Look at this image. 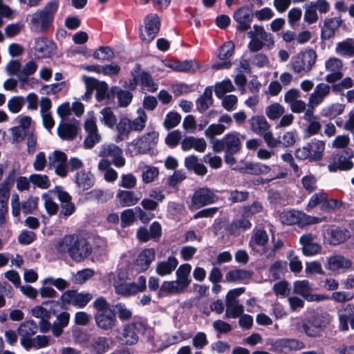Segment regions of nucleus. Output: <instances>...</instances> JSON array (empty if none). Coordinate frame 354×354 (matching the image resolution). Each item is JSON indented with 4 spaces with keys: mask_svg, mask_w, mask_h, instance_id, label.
Returning a JSON list of instances; mask_svg holds the SVG:
<instances>
[{
    "mask_svg": "<svg viewBox=\"0 0 354 354\" xmlns=\"http://www.w3.org/2000/svg\"><path fill=\"white\" fill-rule=\"evenodd\" d=\"M30 181L35 186L40 189H48L50 186V182L46 175L33 174L30 176Z\"/></svg>",
    "mask_w": 354,
    "mask_h": 354,
    "instance_id": "obj_55",
    "label": "nucleus"
},
{
    "mask_svg": "<svg viewBox=\"0 0 354 354\" xmlns=\"http://www.w3.org/2000/svg\"><path fill=\"white\" fill-rule=\"evenodd\" d=\"M352 266V261L342 255H334L328 258L326 268L331 272L348 269Z\"/></svg>",
    "mask_w": 354,
    "mask_h": 354,
    "instance_id": "obj_31",
    "label": "nucleus"
},
{
    "mask_svg": "<svg viewBox=\"0 0 354 354\" xmlns=\"http://www.w3.org/2000/svg\"><path fill=\"white\" fill-rule=\"evenodd\" d=\"M225 316L227 318H237L243 313V306L239 304V301H225Z\"/></svg>",
    "mask_w": 354,
    "mask_h": 354,
    "instance_id": "obj_47",
    "label": "nucleus"
},
{
    "mask_svg": "<svg viewBox=\"0 0 354 354\" xmlns=\"http://www.w3.org/2000/svg\"><path fill=\"white\" fill-rule=\"evenodd\" d=\"M113 51L109 46H101L93 53V57L99 61L110 60L113 57Z\"/></svg>",
    "mask_w": 354,
    "mask_h": 354,
    "instance_id": "obj_61",
    "label": "nucleus"
},
{
    "mask_svg": "<svg viewBox=\"0 0 354 354\" xmlns=\"http://www.w3.org/2000/svg\"><path fill=\"white\" fill-rule=\"evenodd\" d=\"M35 55L39 58L49 57L55 51V44L43 37L35 39L34 46Z\"/></svg>",
    "mask_w": 354,
    "mask_h": 354,
    "instance_id": "obj_27",
    "label": "nucleus"
},
{
    "mask_svg": "<svg viewBox=\"0 0 354 354\" xmlns=\"http://www.w3.org/2000/svg\"><path fill=\"white\" fill-rule=\"evenodd\" d=\"M137 118L134 120H130L132 131H140L144 129L147 121V115L142 109L137 110Z\"/></svg>",
    "mask_w": 354,
    "mask_h": 354,
    "instance_id": "obj_49",
    "label": "nucleus"
},
{
    "mask_svg": "<svg viewBox=\"0 0 354 354\" xmlns=\"http://www.w3.org/2000/svg\"><path fill=\"white\" fill-rule=\"evenodd\" d=\"M173 67L176 71L180 72H195L201 68V66L195 60H186L176 62Z\"/></svg>",
    "mask_w": 354,
    "mask_h": 354,
    "instance_id": "obj_51",
    "label": "nucleus"
},
{
    "mask_svg": "<svg viewBox=\"0 0 354 354\" xmlns=\"http://www.w3.org/2000/svg\"><path fill=\"white\" fill-rule=\"evenodd\" d=\"M245 218L246 217L243 216L242 218L234 221L231 223L230 230L232 234H239L241 231H244L251 227V223Z\"/></svg>",
    "mask_w": 354,
    "mask_h": 354,
    "instance_id": "obj_54",
    "label": "nucleus"
},
{
    "mask_svg": "<svg viewBox=\"0 0 354 354\" xmlns=\"http://www.w3.org/2000/svg\"><path fill=\"white\" fill-rule=\"evenodd\" d=\"M284 111V108L279 103L272 104L266 109V115L270 120L279 118L283 114Z\"/></svg>",
    "mask_w": 354,
    "mask_h": 354,
    "instance_id": "obj_63",
    "label": "nucleus"
},
{
    "mask_svg": "<svg viewBox=\"0 0 354 354\" xmlns=\"http://www.w3.org/2000/svg\"><path fill=\"white\" fill-rule=\"evenodd\" d=\"M15 178V171H10L8 176L2 183L0 184V200H8L9 192L14 183Z\"/></svg>",
    "mask_w": 354,
    "mask_h": 354,
    "instance_id": "obj_48",
    "label": "nucleus"
},
{
    "mask_svg": "<svg viewBox=\"0 0 354 354\" xmlns=\"http://www.w3.org/2000/svg\"><path fill=\"white\" fill-rule=\"evenodd\" d=\"M192 266L189 263L180 265L176 271V281L185 286L186 288L191 283L190 272Z\"/></svg>",
    "mask_w": 354,
    "mask_h": 354,
    "instance_id": "obj_40",
    "label": "nucleus"
},
{
    "mask_svg": "<svg viewBox=\"0 0 354 354\" xmlns=\"http://www.w3.org/2000/svg\"><path fill=\"white\" fill-rule=\"evenodd\" d=\"M218 199V196L212 189L206 187H201L194 192L188 207L191 211H195L216 203Z\"/></svg>",
    "mask_w": 354,
    "mask_h": 354,
    "instance_id": "obj_9",
    "label": "nucleus"
},
{
    "mask_svg": "<svg viewBox=\"0 0 354 354\" xmlns=\"http://www.w3.org/2000/svg\"><path fill=\"white\" fill-rule=\"evenodd\" d=\"M66 160V154L60 151H55L48 156L49 165L55 169V174L60 177L67 175Z\"/></svg>",
    "mask_w": 354,
    "mask_h": 354,
    "instance_id": "obj_19",
    "label": "nucleus"
},
{
    "mask_svg": "<svg viewBox=\"0 0 354 354\" xmlns=\"http://www.w3.org/2000/svg\"><path fill=\"white\" fill-rule=\"evenodd\" d=\"M254 17L252 9L248 6H243L237 9L233 15L234 19L237 22V30L241 32L248 30L250 28Z\"/></svg>",
    "mask_w": 354,
    "mask_h": 354,
    "instance_id": "obj_17",
    "label": "nucleus"
},
{
    "mask_svg": "<svg viewBox=\"0 0 354 354\" xmlns=\"http://www.w3.org/2000/svg\"><path fill=\"white\" fill-rule=\"evenodd\" d=\"M59 0H50L41 9L28 15V26L32 32H45L52 26L59 7Z\"/></svg>",
    "mask_w": 354,
    "mask_h": 354,
    "instance_id": "obj_2",
    "label": "nucleus"
},
{
    "mask_svg": "<svg viewBox=\"0 0 354 354\" xmlns=\"http://www.w3.org/2000/svg\"><path fill=\"white\" fill-rule=\"evenodd\" d=\"M112 94L117 98L120 107H127L130 104L133 99V94L129 91L122 90L118 86L112 88Z\"/></svg>",
    "mask_w": 354,
    "mask_h": 354,
    "instance_id": "obj_42",
    "label": "nucleus"
},
{
    "mask_svg": "<svg viewBox=\"0 0 354 354\" xmlns=\"http://www.w3.org/2000/svg\"><path fill=\"white\" fill-rule=\"evenodd\" d=\"M342 24L343 20L339 17L326 18L321 30L322 39L328 40L333 37Z\"/></svg>",
    "mask_w": 354,
    "mask_h": 354,
    "instance_id": "obj_24",
    "label": "nucleus"
},
{
    "mask_svg": "<svg viewBox=\"0 0 354 354\" xmlns=\"http://www.w3.org/2000/svg\"><path fill=\"white\" fill-rule=\"evenodd\" d=\"M161 290L169 293H178L185 291L187 288L183 286L178 281H164L160 287Z\"/></svg>",
    "mask_w": 354,
    "mask_h": 354,
    "instance_id": "obj_56",
    "label": "nucleus"
},
{
    "mask_svg": "<svg viewBox=\"0 0 354 354\" xmlns=\"http://www.w3.org/2000/svg\"><path fill=\"white\" fill-rule=\"evenodd\" d=\"M93 295L88 292H79L77 290H67L64 292L61 299L65 304L77 306L79 308L85 307L92 299Z\"/></svg>",
    "mask_w": 354,
    "mask_h": 354,
    "instance_id": "obj_14",
    "label": "nucleus"
},
{
    "mask_svg": "<svg viewBox=\"0 0 354 354\" xmlns=\"http://www.w3.org/2000/svg\"><path fill=\"white\" fill-rule=\"evenodd\" d=\"M326 199V193L321 192L313 194L306 205V209L309 212L318 205H324V201Z\"/></svg>",
    "mask_w": 354,
    "mask_h": 354,
    "instance_id": "obj_62",
    "label": "nucleus"
},
{
    "mask_svg": "<svg viewBox=\"0 0 354 354\" xmlns=\"http://www.w3.org/2000/svg\"><path fill=\"white\" fill-rule=\"evenodd\" d=\"M95 310L94 319L97 328L102 330H111L117 324L115 313L104 297H100L93 301Z\"/></svg>",
    "mask_w": 354,
    "mask_h": 354,
    "instance_id": "obj_5",
    "label": "nucleus"
},
{
    "mask_svg": "<svg viewBox=\"0 0 354 354\" xmlns=\"http://www.w3.org/2000/svg\"><path fill=\"white\" fill-rule=\"evenodd\" d=\"M162 234V227L160 224L157 222H153L149 230L146 227H141L137 230L136 236L141 242H147L150 239L158 240Z\"/></svg>",
    "mask_w": 354,
    "mask_h": 354,
    "instance_id": "obj_23",
    "label": "nucleus"
},
{
    "mask_svg": "<svg viewBox=\"0 0 354 354\" xmlns=\"http://www.w3.org/2000/svg\"><path fill=\"white\" fill-rule=\"evenodd\" d=\"M158 140V133L154 131H150L139 139L129 143L127 151L131 156L147 153L156 145Z\"/></svg>",
    "mask_w": 354,
    "mask_h": 354,
    "instance_id": "obj_7",
    "label": "nucleus"
},
{
    "mask_svg": "<svg viewBox=\"0 0 354 354\" xmlns=\"http://www.w3.org/2000/svg\"><path fill=\"white\" fill-rule=\"evenodd\" d=\"M315 236L312 234L301 236L299 242L302 245L303 253L306 256H313L321 251L320 245L314 242Z\"/></svg>",
    "mask_w": 354,
    "mask_h": 354,
    "instance_id": "obj_29",
    "label": "nucleus"
},
{
    "mask_svg": "<svg viewBox=\"0 0 354 354\" xmlns=\"http://www.w3.org/2000/svg\"><path fill=\"white\" fill-rule=\"evenodd\" d=\"M185 165L187 169L193 170L196 174L204 176L207 174L206 167L199 162L198 158L194 155L187 156L185 160Z\"/></svg>",
    "mask_w": 354,
    "mask_h": 354,
    "instance_id": "obj_41",
    "label": "nucleus"
},
{
    "mask_svg": "<svg viewBox=\"0 0 354 354\" xmlns=\"http://www.w3.org/2000/svg\"><path fill=\"white\" fill-rule=\"evenodd\" d=\"M115 125L118 132V138L120 139L122 136L127 137L132 131L130 119L127 117L120 118L119 122L116 123Z\"/></svg>",
    "mask_w": 354,
    "mask_h": 354,
    "instance_id": "obj_59",
    "label": "nucleus"
},
{
    "mask_svg": "<svg viewBox=\"0 0 354 354\" xmlns=\"http://www.w3.org/2000/svg\"><path fill=\"white\" fill-rule=\"evenodd\" d=\"M317 179L313 174L304 176L301 178V184L303 187L309 193L314 192L317 189Z\"/></svg>",
    "mask_w": 354,
    "mask_h": 354,
    "instance_id": "obj_64",
    "label": "nucleus"
},
{
    "mask_svg": "<svg viewBox=\"0 0 354 354\" xmlns=\"http://www.w3.org/2000/svg\"><path fill=\"white\" fill-rule=\"evenodd\" d=\"M272 351L277 353H288L295 350L302 349L304 344L295 339L281 338L275 340L271 344Z\"/></svg>",
    "mask_w": 354,
    "mask_h": 354,
    "instance_id": "obj_20",
    "label": "nucleus"
},
{
    "mask_svg": "<svg viewBox=\"0 0 354 354\" xmlns=\"http://www.w3.org/2000/svg\"><path fill=\"white\" fill-rule=\"evenodd\" d=\"M158 169L153 166L145 165L142 170V180L145 183H151L158 176Z\"/></svg>",
    "mask_w": 354,
    "mask_h": 354,
    "instance_id": "obj_53",
    "label": "nucleus"
},
{
    "mask_svg": "<svg viewBox=\"0 0 354 354\" xmlns=\"http://www.w3.org/2000/svg\"><path fill=\"white\" fill-rule=\"evenodd\" d=\"M122 150L113 143L101 145L99 156L101 157H111L113 164L117 167H122L125 165V159L122 157Z\"/></svg>",
    "mask_w": 354,
    "mask_h": 354,
    "instance_id": "obj_15",
    "label": "nucleus"
},
{
    "mask_svg": "<svg viewBox=\"0 0 354 354\" xmlns=\"http://www.w3.org/2000/svg\"><path fill=\"white\" fill-rule=\"evenodd\" d=\"M100 121L109 128H113L117 123V117L110 107L103 108L100 111Z\"/></svg>",
    "mask_w": 354,
    "mask_h": 354,
    "instance_id": "obj_44",
    "label": "nucleus"
},
{
    "mask_svg": "<svg viewBox=\"0 0 354 354\" xmlns=\"http://www.w3.org/2000/svg\"><path fill=\"white\" fill-rule=\"evenodd\" d=\"M324 68L328 74L325 80L330 84L342 80L344 76L343 61L336 57H330L325 62Z\"/></svg>",
    "mask_w": 354,
    "mask_h": 354,
    "instance_id": "obj_13",
    "label": "nucleus"
},
{
    "mask_svg": "<svg viewBox=\"0 0 354 354\" xmlns=\"http://www.w3.org/2000/svg\"><path fill=\"white\" fill-rule=\"evenodd\" d=\"M233 169L252 175L268 174L270 171V167L260 162H245L243 166L237 165L234 167Z\"/></svg>",
    "mask_w": 354,
    "mask_h": 354,
    "instance_id": "obj_28",
    "label": "nucleus"
},
{
    "mask_svg": "<svg viewBox=\"0 0 354 354\" xmlns=\"http://www.w3.org/2000/svg\"><path fill=\"white\" fill-rule=\"evenodd\" d=\"M160 21L157 14L148 15L144 20V26L140 28V37L146 44H149L160 30Z\"/></svg>",
    "mask_w": 354,
    "mask_h": 354,
    "instance_id": "obj_10",
    "label": "nucleus"
},
{
    "mask_svg": "<svg viewBox=\"0 0 354 354\" xmlns=\"http://www.w3.org/2000/svg\"><path fill=\"white\" fill-rule=\"evenodd\" d=\"M331 91L330 86L325 83L317 84L313 92L308 98V106L312 107L318 106L330 94Z\"/></svg>",
    "mask_w": 354,
    "mask_h": 354,
    "instance_id": "obj_25",
    "label": "nucleus"
},
{
    "mask_svg": "<svg viewBox=\"0 0 354 354\" xmlns=\"http://www.w3.org/2000/svg\"><path fill=\"white\" fill-rule=\"evenodd\" d=\"M149 330L142 322H135L127 325L120 336V341L124 344L133 345L138 342V335Z\"/></svg>",
    "mask_w": 354,
    "mask_h": 354,
    "instance_id": "obj_11",
    "label": "nucleus"
},
{
    "mask_svg": "<svg viewBox=\"0 0 354 354\" xmlns=\"http://www.w3.org/2000/svg\"><path fill=\"white\" fill-rule=\"evenodd\" d=\"M88 348L92 354H104L110 348V339L104 336L95 337L90 342Z\"/></svg>",
    "mask_w": 354,
    "mask_h": 354,
    "instance_id": "obj_34",
    "label": "nucleus"
},
{
    "mask_svg": "<svg viewBox=\"0 0 354 354\" xmlns=\"http://www.w3.org/2000/svg\"><path fill=\"white\" fill-rule=\"evenodd\" d=\"M250 273L245 270H233L228 272L225 275V279L228 282L241 281L250 277Z\"/></svg>",
    "mask_w": 354,
    "mask_h": 354,
    "instance_id": "obj_57",
    "label": "nucleus"
},
{
    "mask_svg": "<svg viewBox=\"0 0 354 354\" xmlns=\"http://www.w3.org/2000/svg\"><path fill=\"white\" fill-rule=\"evenodd\" d=\"M330 316L327 314L316 315L304 319H295L294 329L298 333H304L310 337H320L330 324Z\"/></svg>",
    "mask_w": 354,
    "mask_h": 354,
    "instance_id": "obj_4",
    "label": "nucleus"
},
{
    "mask_svg": "<svg viewBox=\"0 0 354 354\" xmlns=\"http://www.w3.org/2000/svg\"><path fill=\"white\" fill-rule=\"evenodd\" d=\"M345 109V105L340 103H333L324 106L322 109L321 114L323 117L334 119L341 115Z\"/></svg>",
    "mask_w": 354,
    "mask_h": 354,
    "instance_id": "obj_45",
    "label": "nucleus"
},
{
    "mask_svg": "<svg viewBox=\"0 0 354 354\" xmlns=\"http://www.w3.org/2000/svg\"><path fill=\"white\" fill-rule=\"evenodd\" d=\"M241 138L244 139L245 136L236 131L228 133L221 139L212 141V149L216 153L225 151V162L230 166H234L236 164V159L234 156L241 149Z\"/></svg>",
    "mask_w": 354,
    "mask_h": 354,
    "instance_id": "obj_3",
    "label": "nucleus"
},
{
    "mask_svg": "<svg viewBox=\"0 0 354 354\" xmlns=\"http://www.w3.org/2000/svg\"><path fill=\"white\" fill-rule=\"evenodd\" d=\"M55 247L59 253H68L70 257L77 262L87 258L92 252V248L86 240L74 235L65 236L56 243Z\"/></svg>",
    "mask_w": 354,
    "mask_h": 354,
    "instance_id": "obj_1",
    "label": "nucleus"
},
{
    "mask_svg": "<svg viewBox=\"0 0 354 354\" xmlns=\"http://www.w3.org/2000/svg\"><path fill=\"white\" fill-rule=\"evenodd\" d=\"M156 252L154 248H145L137 256L135 268L139 272L147 271L156 259Z\"/></svg>",
    "mask_w": 354,
    "mask_h": 354,
    "instance_id": "obj_18",
    "label": "nucleus"
},
{
    "mask_svg": "<svg viewBox=\"0 0 354 354\" xmlns=\"http://www.w3.org/2000/svg\"><path fill=\"white\" fill-rule=\"evenodd\" d=\"M212 104V92L209 88H205L203 94L198 99L196 105L200 112L207 110Z\"/></svg>",
    "mask_w": 354,
    "mask_h": 354,
    "instance_id": "obj_50",
    "label": "nucleus"
},
{
    "mask_svg": "<svg viewBox=\"0 0 354 354\" xmlns=\"http://www.w3.org/2000/svg\"><path fill=\"white\" fill-rule=\"evenodd\" d=\"M83 81L86 85V91L84 95L82 96V100H87L91 98L92 93L97 88L100 82L95 78L84 76Z\"/></svg>",
    "mask_w": 354,
    "mask_h": 354,
    "instance_id": "obj_60",
    "label": "nucleus"
},
{
    "mask_svg": "<svg viewBox=\"0 0 354 354\" xmlns=\"http://www.w3.org/2000/svg\"><path fill=\"white\" fill-rule=\"evenodd\" d=\"M206 147L207 142L203 138L188 136L181 141V149L184 151H188L194 149L198 152L203 153L205 151Z\"/></svg>",
    "mask_w": 354,
    "mask_h": 354,
    "instance_id": "obj_30",
    "label": "nucleus"
},
{
    "mask_svg": "<svg viewBox=\"0 0 354 354\" xmlns=\"http://www.w3.org/2000/svg\"><path fill=\"white\" fill-rule=\"evenodd\" d=\"M137 82L142 88L149 92H154L158 89V85L153 82L151 77L145 72L137 74Z\"/></svg>",
    "mask_w": 354,
    "mask_h": 354,
    "instance_id": "obj_43",
    "label": "nucleus"
},
{
    "mask_svg": "<svg viewBox=\"0 0 354 354\" xmlns=\"http://www.w3.org/2000/svg\"><path fill=\"white\" fill-rule=\"evenodd\" d=\"M84 127L87 134L84 141V146L86 149H91L101 140V136L98 131L96 119L93 112L88 113Z\"/></svg>",
    "mask_w": 354,
    "mask_h": 354,
    "instance_id": "obj_12",
    "label": "nucleus"
},
{
    "mask_svg": "<svg viewBox=\"0 0 354 354\" xmlns=\"http://www.w3.org/2000/svg\"><path fill=\"white\" fill-rule=\"evenodd\" d=\"M346 154L345 157L341 156L337 162L333 164H330L328 166V169L331 172H335L337 170H349L353 167V163L351 161V158L353 157V151L351 149L344 151Z\"/></svg>",
    "mask_w": 354,
    "mask_h": 354,
    "instance_id": "obj_35",
    "label": "nucleus"
},
{
    "mask_svg": "<svg viewBox=\"0 0 354 354\" xmlns=\"http://www.w3.org/2000/svg\"><path fill=\"white\" fill-rule=\"evenodd\" d=\"M178 260L174 256H170L167 259L158 261L155 266L156 273L160 277L170 275L176 269Z\"/></svg>",
    "mask_w": 354,
    "mask_h": 354,
    "instance_id": "obj_26",
    "label": "nucleus"
},
{
    "mask_svg": "<svg viewBox=\"0 0 354 354\" xmlns=\"http://www.w3.org/2000/svg\"><path fill=\"white\" fill-rule=\"evenodd\" d=\"M25 104V98L21 95L10 97L7 102L8 111L14 114L19 113Z\"/></svg>",
    "mask_w": 354,
    "mask_h": 354,
    "instance_id": "obj_52",
    "label": "nucleus"
},
{
    "mask_svg": "<svg viewBox=\"0 0 354 354\" xmlns=\"http://www.w3.org/2000/svg\"><path fill=\"white\" fill-rule=\"evenodd\" d=\"M78 131L79 126L75 123L62 122L57 128L59 137L65 140H74L77 135Z\"/></svg>",
    "mask_w": 354,
    "mask_h": 354,
    "instance_id": "obj_33",
    "label": "nucleus"
},
{
    "mask_svg": "<svg viewBox=\"0 0 354 354\" xmlns=\"http://www.w3.org/2000/svg\"><path fill=\"white\" fill-rule=\"evenodd\" d=\"M227 129L225 125L223 124H212L205 131L204 134L206 138L214 140V137L223 134Z\"/></svg>",
    "mask_w": 354,
    "mask_h": 354,
    "instance_id": "obj_58",
    "label": "nucleus"
},
{
    "mask_svg": "<svg viewBox=\"0 0 354 354\" xmlns=\"http://www.w3.org/2000/svg\"><path fill=\"white\" fill-rule=\"evenodd\" d=\"M354 306L347 304L337 310V316L339 320V329L341 331H348L349 329L348 322L352 329H354Z\"/></svg>",
    "mask_w": 354,
    "mask_h": 354,
    "instance_id": "obj_21",
    "label": "nucleus"
},
{
    "mask_svg": "<svg viewBox=\"0 0 354 354\" xmlns=\"http://www.w3.org/2000/svg\"><path fill=\"white\" fill-rule=\"evenodd\" d=\"M116 198L121 207H130L136 205L142 198L140 192L135 193L131 191L119 190Z\"/></svg>",
    "mask_w": 354,
    "mask_h": 354,
    "instance_id": "obj_32",
    "label": "nucleus"
},
{
    "mask_svg": "<svg viewBox=\"0 0 354 354\" xmlns=\"http://www.w3.org/2000/svg\"><path fill=\"white\" fill-rule=\"evenodd\" d=\"M316 60V52L313 49H308L292 57L291 68L297 74L308 73L315 65Z\"/></svg>",
    "mask_w": 354,
    "mask_h": 354,
    "instance_id": "obj_6",
    "label": "nucleus"
},
{
    "mask_svg": "<svg viewBox=\"0 0 354 354\" xmlns=\"http://www.w3.org/2000/svg\"><path fill=\"white\" fill-rule=\"evenodd\" d=\"M37 330V326L32 320H28L21 323L17 330L18 334L21 337L20 342L24 348L28 350L30 339Z\"/></svg>",
    "mask_w": 354,
    "mask_h": 354,
    "instance_id": "obj_22",
    "label": "nucleus"
},
{
    "mask_svg": "<svg viewBox=\"0 0 354 354\" xmlns=\"http://www.w3.org/2000/svg\"><path fill=\"white\" fill-rule=\"evenodd\" d=\"M335 52L336 54L346 57L354 56V39L346 38L336 44Z\"/></svg>",
    "mask_w": 354,
    "mask_h": 354,
    "instance_id": "obj_37",
    "label": "nucleus"
},
{
    "mask_svg": "<svg viewBox=\"0 0 354 354\" xmlns=\"http://www.w3.org/2000/svg\"><path fill=\"white\" fill-rule=\"evenodd\" d=\"M307 147L310 153V161H319L322 159L325 150V142L324 141L313 139Z\"/></svg>",
    "mask_w": 354,
    "mask_h": 354,
    "instance_id": "obj_36",
    "label": "nucleus"
},
{
    "mask_svg": "<svg viewBox=\"0 0 354 354\" xmlns=\"http://www.w3.org/2000/svg\"><path fill=\"white\" fill-rule=\"evenodd\" d=\"M279 218L281 222L283 224L288 225L297 224L300 227H304L322 221V219L319 217L311 216L302 212L294 209L283 212L280 214Z\"/></svg>",
    "mask_w": 354,
    "mask_h": 354,
    "instance_id": "obj_8",
    "label": "nucleus"
},
{
    "mask_svg": "<svg viewBox=\"0 0 354 354\" xmlns=\"http://www.w3.org/2000/svg\"><path fill=\"white\" fill-rule=\"evenodd\" d=\"M312 290L313 285L307 280H298L294 282V293L301 295L309 301H322L328 299V297L324 295L310 294Z\"/></svg>",
    "mask_w": 354,
    "mask_h": 354,
    "instance_id": "obj_16",
    "label": "nucleus"
},
{
    "mask_svg": "<svg viewBox=\"0 0 354 354\" xmlns=\"http://www.w3.org/2000/svg\"><path fill=\"white\" fill-rule=\"evenodd\" d=\"M249 124L251 130L257 135H262L267 130H269L270 126L263 116L254 115L249 120Z\"/></svg>",
    "mask_w": 354,
    "mask_h": 354,
    "instance_id": "obj_38",
    "label": "nucleus"
},
{
    "mask_svg": "<svg viewBox=\"0 0 354 354\" xmlns=\"http://www.w3.org/2000/svg\"><path fill=\"white\" fill-rule=\"evenodd\" d=\"M75 183L80 189L86 191L93 186L94 176L91 172L82 170L77 173Z\"/></svg>",
    "mask_w": 354,
    "mask_h": 354,
    "instance_id": "obj_39",
    "label": "nucleus"
},
{
    "mask_svg": "<svg viewBox=\"0 0 354 354\" xmlns=\"http://www.w3.org/2000/svg\"><path fill=\"white\" fill-rule=\"evenodd\" d=\"M248 35L249 37H255L267 44H273L272 35L268 33L261 26L254 25L253 30L248 32Z\"/></svg>",
    "mask_w": 354,
    "mask_h": 354,
    "instance_id": "obj_46",
    "label": "nucleus"
}]
</instances>
